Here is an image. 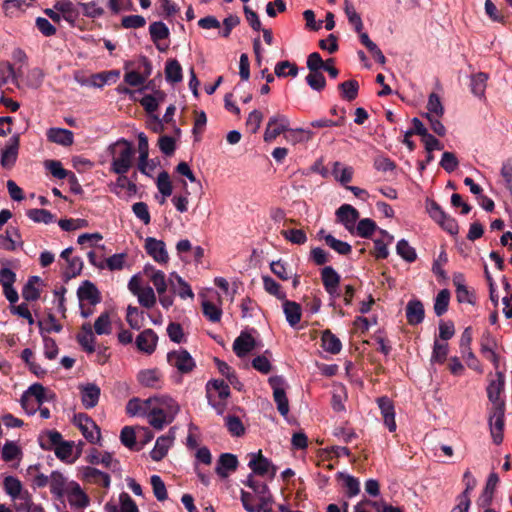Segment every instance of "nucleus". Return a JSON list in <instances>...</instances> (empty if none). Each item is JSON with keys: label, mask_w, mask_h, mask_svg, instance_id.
I'll list each match as a JSON object with an SVG mask.
<instances>
[{"label": "nucleus", "mask_w": 512, "mask_h": 512, "mask_svg": "<svg viewBox=\"0 0 512 512\" xmlns=\"http://www.w3.org/2000/svg\"><path fill=\"white\" fill-rule=\"evenodd\" d=\"M127 190L128 195L132 196L137 192V186L133 182H131L125 174L119 175L116 182L112 184L111 191L117 195L121 194L122 190Z\"/></svg>", "instance_id": "79ce46f5"}, {"label": "nucleus", "mask_w": 512, "mask_h": 512, "mask_svg": "<svg viewBox=\"0 0 512 512\" xmlns=\"http://www.w3.org/2000/svg\"><path fill=\"white\" fill-rule=\"evenodd\" d=\"M157 188L159 192L162 194L163 198L160 203L165 202V198L172 194V184L170 181V177L167 172H161L157 177Z\"/></svg>", "instance_id": "5fc2aeb1"}, {"label": "nucleus", "mask_w": 512, "mask_h": 512, "mask_svg": "<svg viewBox=\"0 0 512 512\" xmlns=\"http://www.w3.org/2000/svg\"><path fill=\"white\" fill-rule=\"evenodd\" d=\"M499 482V477L496 473L492 472L486 482L485 488L477 500L479 507H490L494 491Z\"/></svg>", "instance_id": "393cba45"}, {"label": "nucleus", "mask_w": 512, "mask_h": 512, "mask_svg": "<svg viewBox=\"0 0 512 512\" xmlns=\"http://www.w3.org/2000/svg\"><path fill=\"white\" fill-rule=\"evenodd\" d=\"M148 422L157 429L162 430L170 424L180 411L179 404L168 395H159L148 398Z\"/></svg>", "instance_id": "f257e3e1"}, {"label": "nucleus", "mask_w": 512, "mask_h": 512, "mask_svg": "<svg viewBox=\"0 0 512 512\" xmlns=\"http://www.w3.org/2000/svg\"><path fill=\"white\" fill-rule=\"evenodd\" d=\"M144 273L153 283L159 296L163 295L167 290V281L164 272L155 269L153 266H146Z\"/></svg>", "instance_id": "cd10ccee"}, {"label": "nucleus", "mask_w": 512, "mask_h": 512, "mask_svg": "<svg viewBox=\"0 0 512 512\" xmlns=\"http://www.w3.org/2000/svg\"><path fill=\"white\" fill-rule=\"evenodd\" d=\"M339 89L344 99L352 101L358 95L359 85L356 80H348L339 84Z\"/></svg>", "instance_id": "6e6d98bb"}, {"label": "nucleus", "mask_w": 512, "mask_h": 512, "mask_svg": "<svg viewBox=\"0 0 512 512\" xmlns=\"http://www.w3.org/2000/svg\"><path fill=\"white\" fill-rule=\"evenodd\" d=\"M68 483L69 482H67V479L62 473L58 471H53L51 473L49 481L50 490L56 497H63L64 493L67 491Z\"/></svg>", "instance_id": "72a5a7b5"}, {"label": "nucleus", "mask_w": 512, "mask_h": 512, "mask_svg": "<svg viewBox=\"0 0 512 512\" xmlns=\"http://www.w3.org/2000/svg\"><path fill=\"white\" fill-rule=\"evenodd\" d=\"M425 310L418 299L410 300L406 305V318L410 325H418L424 320Z\"/></svg>", "instance_id": "b1692460"}, {"label": "nucleus", "mask_w": 512, "mask_h": 512, "mask_svg": "<svg viewBox=\"0 0 512 512\" xmlns=\"http://www.w3.org/2000/svg\"><path fill=\"white\" fill-rule=\"evenodd\" d=\"M169 284L171 289L179 295L180 298L186 299L194 298V293L190 285L177 273H171L169 277Z\"/></svg>", "instance_id": "a878e982"}, {"label": "nucleus", "mask_w": 512, "mask_h": 512, "mask_svg": "<svg viewBox=\"0 0 512 512\" xmlns=\"http://www.w3.org/2000/svg\"><path fill=\"white\" fill-rule=\"evenodd\" d=\"M268 382L273 390V398L282 416L289 413V402L285 393V380L282 376H271Z\"/></svg>", "instance_id": "423d86ee"}, {"label": "nucleus", "mask_w": 512, "mask_h": 512, "mask_svg": "<svg viewBox=\"0 0 512 512\" xmlns=\"http://www.w3.org/2000/svg\"><path fill=\"white\" fill-rule=\"evenodd\" d=\"M495 340L492 337L491 333L485 332L482 336L481 340V351L484 354H487L489 360H491L494 364L497 363L498 357L494 352Z\"/></svg>", "instance_id": "09e8293b"}, {"label": "nucleus", "mask_w": 512, "mask_h": 512, "mask_svg": "<svg viewBox=\"0 0 512 512\" xmlns=\"http://www.w3.org/2000/svg\"><path fill=\"white\" fill-rule=\"evenodd\" d=\"M397 254L407 262L415 261L417 255L415 249L409 245V243L401 239L396 245Z\"/></svg>", "instance_id": "e2e57ef3"}, {"label": "nucleus", "mask_w": 512, "mask_h": 512, "mask_svg": "<svg viewBox=\"0 0 512 512\" xmlns=\"http://www.w3.org/2000/svg\"><path fill=\"white\" fill-rule=\"evenodd\" d=\"M321 340L322 347L326 352L338 354L342 349L341 341L330 330L323 331Z\"/></svg>", "instance_id": "c9c22d12"}, {"label": "nucleus", "mask_w": 512, "mask_h": 512, "mask_svg": "<svg viewBox=\"0 0 512 512\" xmlns=\"http://www.w3.org/2000/svg\"><path fill=\"white\" fill-rule=\"evenodd\" d=\"M92 329H94L96 335H110L112 333V322L110 314L108 312L101 313L100 316L95 320Z\"/></svg>", "instance_id": "ea45409f"}, {"label": "nucleus", "mask_w": 512, "mask_h": 512, "mask_svg": "<svg viewBox=\"0 0 512 512\" xmlns=\"http://www.w3.org/2000/svg\"><path fill=\"white\" fill-rule=\"evenodd\" d=\"M54 452L57 458L67 463H72L75 460L72 456L73 444L70 442L64 441L63 443H60L55 447Z\"/></svg>", "instance_id": "052dcab7"}, {"label": "nucleus", "mask_w": 512, "mask_h": 512, "mask_svg": "<svg viewBox=\"0 0 512 512\" xmlns=\"http://www.w3.org/2000/svg\"><path fill=\"white\" fill-rule=\"evenodd\" d=\"M112 158L111 171L118 175L126 174L133 164L134 150L132 144L124 138L117 140L108 147Z\"/></svg>", "instance_id": "f03ea898"}, {"label": "nucleus", "mask_w": 512, "mask_h": 512, "mask_svg": "<svg viewBox=\"0 0 512 512\" xmlns=\"http://www.w3.org/2000/svg\"><path fill=\"white\" fill-rule=\"evenodd\" d=\"M505 408L489 410V427L493 442L497 445L503 441Z\"/></svg>", "instance_id": "9d476101"}, {"label": "nucleus", "mask_w": 512, "mask_h": 512, "mask_svg": "<svg viewBox=\"0 0 512 512\" xmlns=\"http://www.w3.org/2000/svg\"><path fill=\"white\" fill-rule=\"evenodd\" d=\"M471 342H472V329L471 327H466L461 335L460 338V352L462 355V358L466 361V364L469 368L481 373L482 367L475 356L474 352L471 349Z\"/></svg>", "instance_id": "39448f33"}, {"label": "nucleus", "mask_w": 512, "mask_h": 512, "mask_svg": "<svg viewBox=\"0 0 512 512\" xmlns=\"http://www.w3.org/2000/svg\"><path fill=\"white\" fill-rule=\"evenodd\" d=\"M166 80L171 83H178L182 80V67L176 59H170L165 66Z\"/></svg>", "instance_id": "58836bf2"}, {"label": "nucleus", "mask_w": 512, "mask_h": 512, "mask_svg": "<svg viewBox=\"0 0 512 512\" xmlns=\"http://www.w3.org/2000/svg\"><path fill=\"white\" fill-rule=\"evenodd\" d=\"M500 174H501L504 186L512 194V159H509L502 164Z\"/></svg>", "instance_id": "774afa93"}, {"label": "nucleus", "mask_w": 512, "mask_h": 512, "mask_svg": "<svg viewBox=\"0 0 512 512\" xmlns=\"http://www.w3.org/2000/svg\"><path fill=\"white\" fill-rule=\"evenodd\" d=\"M264 290L270 295L275 296L279 300H285L286 293L282 290L281 285L276 282L272 277L263 275Z\"/></svg>", "instance_id": "a18cd8bd"}, {"label": "nucleus", "mask_w": 512, "mask_h": 512, "mask_svg": "<svg viewBox=\"0 0 512 512\" xmlns=\"http://www.w3.org/2000/svg\"><path fill=\"white\" fill-rule=\"evenodd\" d=\"M449 300L450 292L447 289H443L437 294L434 303V311L437 316H441L447 311Z\"/></svg>", "instance_id": "4d7b16f0"}, {"label": "nucleus", "mask_w": 512, "mask_h": 512, "mask_svg": "<svg viewBox=\"0 0 512 512\" xmlns=\"http://www.w3.org/2000/svg\"><path fill=\"white\" fill-rule=\"evenodd\" d=\"M248 467L252 470L253 474L259 476H269L273 478L276 474V467L272 462L263 456L262 451L251 452L247 455Z\"/></svg>", "instance_id": "20e7f679"}, {"label": "nucleus", "mask_w": 512, "mask_h": 512, "mask_svg": "<svg viewBox=\"0 0 512 512\" xmlns=\"http://www.w3.org/2000/svg\"><path fill=\"white\" fill-rule=\"evenodd\" d=\"M167 361L181 373H189L195 367L194 359L190 353L184 349L169 352Z\"/></svg>", "instance_id": "1a4fd4ad"}, {"label": "nucleus", "mask_w": 512, "mask_h": 512, "mask_svg": "<svg viewBox=\"0 0 512 512\" xmlns=\"http://www.w3.org/2000/svg\"><path fill=\"white\" fill-rule=\"evenodd\" d=\"M376 230V223L369 218L361 219L354 228L355 233L362 238H369Z\"/></svg>", "instance_id": "603ef678"}, {"label": "nucleus", "mask_w": 512, "mask_h": 512, "mask_svg": "<svg viewBox=\"0 0 512 512\" xmlns=\"http://www.w3.org/2000/svg\"><path fill=\"white\" fill-rule=\"evenodd\" d=\"M449 352V345L446 342L434 341L431 362L443 364Z\"/></svg>", "instance_id": "8fccbe9b"}, {"label": "nucleus", "mask_w": 512, "mask_h": 512, "mask_svg": "<svg viewBox=\"0 0 512 512\" xmlns=\"http://www.w3.org/2000/svg\"><path fill=\"white\" fill-rule=\"evenodd\" d=\"M146 252L158 263H166L169 259L165 243L153 237L145 240Z\"/></svg>", "instance_id": "2eb2a0df"}, {"label": "nucleus", "mask_w": 512, "mask_h": 512, "mask_svg": "<svg viewBox=\"0 0 512 512\" xmlns=\"http://www.w3.org/2000/svg\"><path fill=\"white\" fill-rule=\"evenodd\" d=\"M255 347L254 338L245 332H242L233 343V350L239 357L246 356Z\"/></svg>", "instance_id": "c85d7f7f"}, {"label": "nucleus", "mask_w": 512, "mask_h": 512, "mask_svg": "<svg viewBox=\"0 0 512 512\" xmlns=\"http://www.w3.org/2000/svg\"><path fill=\"white\" fill-rule=\"evenodd\" d=\"M336 215L345 228L349 232L354 233L355 224L359 218V212L351 205L343 204L337 209Z\"/></svg>", "instance_id": "a211bd4d"}, {"label": "nucleus", "mask_w": 512, "mask_h": 512, "mask_svg": "<svg viewBox=\"0 0 512 512\" xmlns=\"http://www.w3.org/2000/svg\"><path fill=\"white\" fill-rule=\"evenodd\" d=\"M77 294L81 301L86 300L92 305H95L101 301L100 293L97 287L89 281H85L78 288Z\"/></svg>", "instance_id": "2f4dec72"}, {"label": "nucleus", "mask_w": 512, "mask_h": 512, "mask_svg": "<svg viewBox=\"0 0 512 512\" xmlns=\"http://www.w3.org/2000/svg\"><path fill=\"white\" fill-rule=\"evenodd\" d=\"M74 422L90 443H97L100 440L101 433L99 427L86 414L80 413L75 415Z\"/></svg>", "instance_id": "6e6552de"}, {"label": "nucleus", "mask_w": 512, "mask_h": 512, "mask_svg": "<svg viewBox=\"0 0 512 512\" xmlns=\"http://www.w3.org/2000/svg\"><path fill=\"white\" fill-rule=\"evenodd\" d=\"M143 312L139 311L137 307L128 306L126 321L132 329L139 330L143 325Z\"/></svg>", "instance_id": "864d4df0"}, {"label": "nucleus", "mask_w": 512, "mask_h": 512, "mask_svg": "<svg viewBox=\"0 0 512 512\" xmlns=\"http://www.w3.org/2000/svg\"><path fill=\"white\" fill-rule=\"evenodd\" d=\"M4 489L10 497L16 499L21 494L22 484L16 477L7 476L4 479Z\"/></svg>", "instance_id": "680f3d73"}, {"label": "nucleus", "mask_w": 512, "mask_h": 512, "mask_svg": "<svg viewBox=\"0 0 512 512\" xmlns=\"http://www.w3.org/2000/svg\"><path fill=\"white\" fill-rule=\"evenodd\" d=\"M152 72V67L150 62L144 58L143 59V72L137 71H129L125 74L124 80L127 84L133 87H138L145 83L146 79L150 76Z\"/></svg>", "instance_id": "bb28decb"}, {"label": "nucleus", "mask_w": 512, "mask_h": 512, "mask_svg": "<svg viewBox=\"0 0 512 512\" xmlns=\"http://www.w3.org/2000/svg\"><path fill=\"white\" fill-rule=\"evenodd\" d=\"M426 209L430 217L450 234L458 233V224L451 216L447 215L441 206L433 200L426 201Z\"/></svg>", "instance_id": "7ed1b4c3"}, {"label": "nucleus", "mask_w": 512, "mask_h": 512, "mask_svg": "<svg viewBox=\"0 0 512 512\" xmlns=\"http://www.w3.org/2000/svg\"><path fill=\"white\" fill-rule=\"evenodd\" d=\"M377 404L381 411L385 426L390 432H394L397 425L395 422V410L392 401L388 397H380L377 399Z\"/></svg>", "instance_id": "f3484780"}, {"label": "nucleus", "mask_w": 512, "mask_h": 512, "mask_svg": "<svg viewBox=\"0 0 512 512\" xmlns=\"http://www.w3.org/2000/svg\"><path fill=\"white\" fill-rule=\"evenodd\" d=\"M487 80L488 75L483 72H479L471 77V91L475 96L479 98L484 97Z\"/></svg>", "instance_id": "c03bdc74"}, {"label": "nucleus", "mask_w": 512, "mask_h": 512, "mask_svg": "<svg viewBox=\"0 0 512 512\" xmlns=\"http://www.w3.org/2000/svg\"><path fill=\"white\" fill-rule=\"evenodd\" d=\"M427 114L433 117H442L444 114V106L440 100V97L436 93H431L427 103Z\"/></svg>", "instance_id": "13d9d810"}, {"label": "nucleus", "mask_w": 512, "mask_h": 512, "mask_svg": "<svg viewBox=\"0 0 512 512\" xmlns=\"http://www.w3.org/2000/svg\"><path fill=\"white\" fill-rule=\"evenodd\" d=\"M66 492L68 493V501L71 506L84 508L89 504L87 495L83 492L77 482H69Z\"/></svg>", "instance_id": "412c9836"}, {"label": "nucleus", "mask_w": 512, "mask_h": 512, "mask_svg": "<svg viewBox=\"0 0 512 512\" xmlns=\"http://www.w3.org/2000/svg\"><path fill=\"white\" fill-rule=\"evenodd\" d=\"M19 142V135H13L1 150L0 164L4 169H11L15 165L18 157Z\"/></svg>", "instance_id": "9b49d317"}, {"label": "nucleus", "mask_w": 512, "mask_h": 512, "mask_svg": "<svg viewBox=\"0 0 512 512\" xmlns=\"http://www.w3.org/2000/svg\"><path fill=\"white\" fill-rule=\"evenodd\" d=\"M344 11L349 23L354 27L357 33L363 30V22L361 16L357 13L355 7L349 0L344 2Z\"/></svg>", "instance_id": "37998d69"}, {"label": "nucleus", "mask_w": 512, "mask_h": 512, "mask_svg": "<svg viewBox=\"0 0 512 512\" xmlns=\"http://www.w3.org/2000/svg\"><path fill=\"white\" fill-rule=\"evenodd\" d=\"M202 309L204 316L211 322H218L222 316V310L210 301L202 302Z\"/></svg>", "instance_id": "0e129e2a"}, {"label": "nucleus", "mask_w": 512, "mask_h": 512, "mask_svg": "<svg viewBox=\"0 0 512 512\" xmlns=\"http://www.w3.org/2000/svg\"><path fill=\"white\" fill-rule=\"evenodd\" d=\"M83 481L89 484H95L108 488L110 486V476L94 467L86 466L81 469Z\"/></svg>", "instance_id": "dca6fc26"}, {"label": "nucleus", "mask_w": 512, "mask_h": 512, "mask_svg": "<svg viewBox=\"0 0 512 512\" xmlns=\"http://www.w3.org/2000/svg\"><path fill=\"white\" fill-rule=\"evenodd\" d=\"M27 216L36 223L49 224L54 221V215L45 209H30Z\"/></svg>", "instance_id": "bf43d9fd"}, {"label": "nucleus", "mask_w": 512, "mask_h": 512, "mask_svg": "<svg viewBox=\"0 0 512 512\" xmlns=\"http://www.w3.org/2000/svg\"><path fill=\"white\" fill-rule=\"evenodd\" d=\"M120 510L116 506L109 507L107 506V509L109 512H138L137 505L135 502L131 499V497L128 494H121L120 495Z\"/></svg>", "instance_id": "69168bd1"}, {"label": "nucleus", "mask_w": 512, "mask_h": 512, "mask_svg": "<svg viewBox=\"0 0 512 512\" xmlns=\"http://www.w3.org/2000/svg\"><path fill=\"white\" fill-rule=\"evenodd\" d=\"M313 132L308 129L303 128H297V129H289L287 133L285 134V139L293 144L296 145L298 143H304L308 142L312 139Z\"/></svg>", "instance_id": "4c0bfd02"}, {"label": "nucleus", "mask_w": 512, "mask_h": 512, "mask_svg": "<svg viewBox=\"0 0 512 512\" xmlns=\"http://www.w3.org/2000/svg\"><path fill=\"white\" fill-rule=\"evenodd\" d=\"M150 484L153 494L158 501L163 502L168 498L166 485L159 475H152L150 477Z\"/></svg>", "instance_id": "3c124183"}, {"label": "nucleus", "mask_w": 512, "mask_h": 512, "mask_svg": "<svg viewBox=\"0 0 512 512\" xmlns=\"http://www.w3.org/2000/svg\"><path fill=\"white\" fill-rule=\"evenodd\" d=\"M289 125L290 121L284 115L277 114L270 117L264 132V141L269 143L275 140L280 134H286Z\"/></svg>", "instance_id": "0eeeda50"}, {"label": "nucleus", "mask_w": 512, "mask_h": 512, "mask_svg": "<svg viewBox=\"0 0 512 512\" xmlns=\"http://www.w3.org/2000/svg\"><path fill=\"white\" fill-rule=\"evenodd\" d=\"M282 301L285 318L291 327H295L301 320V306L297 302L287 300L286 298Z\"/></svg>", "instance_id": "7c9ffc66"}, {"label": "nucleus", "mask_w": 512, "mask_h": 512, "mask_svg": "<svg viewBox=\"0 0 512 512\" xmlns=\"http://www.w3.org/2000/svg\"><path fill=\"white\" fill-rule=\"evenodd\" d=\"M40 281L38 276H32L22 289V296L27 301H35L40 297V291L36 284Z\"/></svg>", "instance_id": "49530a36"}, {"label": "nucleus", "mask_w": 512, "mask_h": 512, "mask_svg": "<svg viewBox=\"0 0 512 512\" xmlns=\"http://www.w3.org/2000/svg\"><path fill=\"white\" fill-rule=\"evenodd\" d=\"M496 376L497 379L492 381L487 388L488 399L491 402L490 409L505 408V403L500 398V394L504 388V375L498 372Z\"/></svg>", "instance_id": "ddd939ff"}, {"label": "nucleus", "mask_w": 512, "mask_h": 512, "mask_svg": "<svg viewBox=\"0 0 512 512\" xmlns=\"http://www.w3.org/2000/svg\"><path fill=\"white\" fill-rule=\"evenodd\" d=\"M47 139L58 145L71 146L74 142L73 132L64 128H50L46 132Z\"/></svg>", "instance_id": "5701e85b"}, {"label": "nucleus", "mask_w": 512, "mask_h": 512, "mask_svg": "<svg viewBox=\"0 0 512 512\" xmlns=\"http://www.w3.org/2000/svg\"><path fill=\"white\" fill-rule=\"evenodd\" d=\"M23 394L32 398L40 405L53 398V394H48L45 387L39 383L32 384Z\"/></svg>", "instance_id": "f704fd0d"}, {"label": "nucleus", "mask_w": 512, "mask_h": 512, "mask_svg": "<svg viewBox=\"0 0 512 512\" xmlns=\"http://www.w3.org/2000/svg\"><path fill=\"white\" fill-rule=\"evenodd\" d=\"M138 381L149 388H161L162 386V375L156 369H147L140 371L138 374Z\"/></svg>", "instance_id": "473e14b6"}, {"label": "nucleus", "mask_w": 512, "mask_h": 512, "mask_svg": "<svg viewBox=\"0 0 512 512\" xmlns=\"http://www.w3.org/2000/svg\"><path fill=\"white\" fill-rule=\"evenodd\" d=\"M81 392V401L86 409L94 408L99 401L100 388L94 383L81 384L79 386Z\"/></svg>", "instance_id": "6ab92c4d"}, {"label": "nucleus", "mask_w": 512, "mask_h": 512, "mask_svg": "<svg viewBox=\"0 0 512 512\" xmlns=\"http://www.w3.org/2000/svg\"><path fill=\"white\" fill-rule=\"evenodd\" d=\"M321 280L323 282L326 292L331 297H338V287L340 284V275L331 266H325L321 270Z\"/></svg>", "instance_id": "4468645a"}, {"label": "nucleus", "mask_w": 512, "mask_h": 512, "mask_svg": "<svg viewBox=\"0 0 512 512\" xmlns=\"http://www.w3.org/2000/svg\"><path fill=\"white\" fill-rule=\"evenodd\" d=\"M158 337L152 329L142 331L136 338L137 348L144 353L151 354L157 345Z\"/></svg>", "instance_id": "4be33fe9"}, {"label": "nucleus", "mask_w": 512, "mask_h": 512, "mask_svg": "<svg viewBox=\"0 0 512 512\" xmlns=\"http://www.w3.org/2000/svg\"><path fill=\"white\" fill-rule=\"evenodd\" d=\"M237 465L238 460L235 455L224 453L219 457L215 470L220 477L225 478L229 472L236 470Z\"/></svg>", "instance_id": "c756f323"}, {"label": "nucleus", "mask_w": 512, "mask_h": 512, "mask_svg": "<svg viewBox=\"0 0 512 512\" xmlns=\"http://www.w3.org/2000/svg\"><path fill=\"white\" fill-rule=\"evenodd\" d=\"M139 170L145 173L146 162L149 154L148 138L144 133L138 134Z\"/></svg>", "instance_id": "de8ad7c7"}, {"label": "nucleus", "mask_w": 512, "mask_h": 512, "mask_svg": "<svg viewBox=\"0 0 512 512\" xmlns=\"http://www.w3.org/2000/svg\"><path fill=\"white\" fill-rule=\"evenodd\" d=\"M175 440V431L170 429L167 434L157 438L156 443L152 451L150 452L151 458L154 461L162 460L172 447Z\"/></svg>", "instance_id": "f8f14e48"}, {"label": "nucleus", "mask_w": 512, "mask_h": 512, "mask_svg": "<svg viewBox=\"0 0 512 512\" xmlns=\"http://www.w3.org/2000/svg\"><path fill=\"white\" fill-rule=\"evenodd\" d=\"M139 303L146 307L151 308L156 303V295L152 287L146 286L137 294Z\"/></svg>", "instance_id": "338daca9"}, {"label": "nucleus", "mask_w": 512, "mask_h": 512, "mask_svg": "<svg viewBox=\"0 0 512 512\" xmlns=\"http://www.w3.org/2000/svg\"><path fill=\"white\" fill-rule=\"evenodd\" d=\"M76 339L84 351L89 354L95 352L96 337L90 323H84L82 325L81 331L77 334Z\"/></svg>", "instance_id": "aec40b11"}, {"label": "nucleus", "mask_w": 512, "mask_h": 512, "mask_svg": "<svg viewBox=\"0 0 512 512\" xmlns=\"http://www.w3.org/2000/svg\"><path fill=\"white\" fill-rule=\"evenodd\" d=\"M320 234L323 235L326 244L340 255H347L351 252L352 248L349 243L336 239L331 234L324 235V231H321Z\"/></svg>", "instance_id": "a19ab883"}, {"label": "nucleus", "mask_w": 512, "mask_h": 512, "mask_svg": "<svg viewBox=\"0 0 512 512\" xmlns=\"http://www.w3.org/2000/svg\"><path fill=\"white\" fill-rule=\"evenodd\" d=\"M148 409V399L140 400L139 398H132L126 405V412L130 416L141 415L148 418Z\"/></svg>", "instance_id": "e433bc0d"}]
</instances>
